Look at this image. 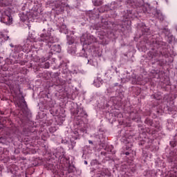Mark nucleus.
<instances>
[{
    "label": "nucleus",
    "mask_w": 177,
    "mask_h": 177,
    "mask_svg": "<svg viewBox=\"0 0 177 177\" xmlns=\"http://www.w3.org/2000/svg\"><path fill=\"white\" fill-rule=\"evenodd\" d=\"M106 8H107V6L105 7H100L98 9H94L93 11H90L87 15V16L89 17L88 21L91 22L92 20H96V19H99V12L103 13L106 12Z\"/></svg>",
    "instance_id": "4"
},
{
    "label": "nucleus",
    "mask_w": 177,
    "mask_h": 177,
    "mask_svg": "<svg viewBox=\"0 0 177 177\" xmlns=\"http://www.w3.org/2000/svg\"><path fill=\"white\" fill-rule=\"evenodd\" d=\"M10 46L11 47V48H15V46H13V44H10Z\"/></svg>",
    "instance_id": "47"
},
{
    "label": "nucleus",
    "mask_w": 177,
    "mask_h": 177,
    "mask_svg": "<svg viewBox=\"0 0 177 177\" xmlns=\"http://www.w3.org/2000/svg\"><path fill=\"white\" fill-rule=\"evenodd\" d=\"M23 51V46L20 45L15 46L13 52L14 53H20V52Z\"/></svg>",
    "instance_id": "25"
},
{
    "label": "nucleus",
    "mask_w": 177,
    "mask_h": 177,
    "mask_svg": "<svg viewBox=\"0 0 177 177\" xmlns=\"http://www.w3.org/2000/svg\"><path fill=\"white\" fill-rule=\"evenodd\" d=\"M74 171H75V167H74V165H70L68 168V174H71V173L74 172Z\"/></svg>",
    "instance_id": "29"
},
{
    "label": "nucleus",
    "mask_w": 177,
    "mask_h": 177,
    "mask_svg": "<svg viewBox=\"0 0 177 177\" xmlns=\"http://www.w3.org/2000/svg\"><path fill=\"white\" fill-rule=\"evenodd\" d=\"M6 25L7 26H10V23H7Z\"/></svg>",
    "instance_id": "50"
},
{
    "label": "nucleus",
    "mask_w": 177,
    "mask_h": 177,
    "mask_svg": "<svg viewBox=\"0 0 177 177\" xmlns=\"http://www.w3.org/2000/svg\"><path fill=\"white\" fill-rule=\"evenodd\" d=\"M46 74H47V75H49V77H51V78H55V80H57V78H58L59 75H60V73H59V72H56L53 74L50 72H47Z\"/></svg>",
    "instance_id": "26"
},
{
    "label": "nucleus",
    "mask_w": 177,
    "mask_h": 177,
    "mask_svg": "<svg viewBox=\"0 0 177 177\" xmlns=\"http://www.w3.org/2000/svg\"><path fill=\"white\" fill-rule=\"evenodd\" d=\"M82 50H84V52H85V50H84V48H82Z\"/></svg>",
    "instance_id": "58"
},
{
    "label": "nucleus",
    "mask_w": 177,
    "mask_h": 177,
    "mask_svg": "<svg viewBox=\"0 0 177 177\" xmlns=\"http://www.w3.org/2000/svg\"><path fill=\"white\" fill-rule=\"evenodd\" d=\"M0 6H9V1L0 0Z\"/></svg>",
    "instance_id": "28"
},
{
    "label": "nucleus",
    "mask_w": 177,
    "mask_h": 177,
    "mask_svg": "<svg viewBox=\"0 0 177 177\" xmlns=\"http://www.w3.org/2000/svg\"><path fill=\"white\" fill-rule=\"evenodd\" d=\"M50 114H53V109H50Z\"/></svg>",
    "instance_id": "45"
},
{
    "label": "nucleus",
    "mask_w": 177,
    "mask_h": 177,
    "mask_svg": "<svg viewBox=\"0 0 177 177\" xmlns=\"http://www.w3.org/2000/svg\"><path fill=\"white\" fill-rule=\"evenodd\" d=\"M24 104L26 108L22 109V113L25 118H28V116L30 115V111H28V109H27V103L25 100H24Z\"/></svg>",
    "instance_id": "20"
},
{
    "label": "nucleus",
    "mask_w": 177,
    "mask_h": 177,
    "mask_svg": "<svg viewBox=\"0 0 177 177\" xmlns=\"http://www.w3.org/2000/svg\"><path fill=\"white\" fill-rule=\"evenodd\" d=\"M44 68H49L50 67V64L49 62L44 63L43 66Z\"/></svg>",
    "instance_id": "35"
},
{
    "label": "nucleus",
    "mask_w": 177,
    "mask_h": 177,
    "mask_svg": "<svg viewBox=\"0 0 177 177\" xmlns=\"http://www.w3.org/2000/svg\"><path fill=\"white\" fill-rule=\"evenodd\" d=\"M48 106H49L50 109L55 107V102L53 101H50L48 103Z\"/></svg>",
    "instance_id": "36"
},
{
    "label": "nucleus",
    "mask_w": 177,
    "mask_h": 177,
    "mask_svg": "<svg viewBox=\"0 0 177 177\" xmlns=\"http://www.w3.org/2000/svg\"><path fill=\"white\" fill-rule=\"evenodd\" d=\"M127 81H131V84L134 85H143V75L133 74L131 78V75H127Z\"/></svg>",
    "instance_id": "6"
},
{
    "label": "nucleus",
    "mask_w": 177,
    "mask_h": 177,
    "mask_svg": "<svg viewBox=\"0 0 177 177\" xmlns=\"http://www.w3.org/2000/svg\"><path fill=\"white\" fill-rule=\"evenodd\" d=\"M66 39H67V44L68 45H74L75 40L74 39V37L73 36H66Z\"/></svg>",
    "instance_id": "21"
},
{
    "label": "nucleus",
    "mask_w": 177,
    "mask_h": 177,
    "mask_svg": "<svg viewBox=\"0 0 177 177\" xmlns=\"http://www.w3.org/2000/svg\"><path fill=\"white\" fill-rule=\"evenodd\" d=\"M80 42L83 44V45H91L92 44V41L89 40V37L87 39L84 38V35L80 38Z\"/></svg>",
    "instance_id": "18"
},
{
    "label": "nucleus",
    "mask_w": 177,
    "mask_h": 177,
    "mask_svg": "<svg viewBox=\"0 0 177 177\" xmlns=\"http://www.w3.org/2000/svg\"><path fill=\"white\" fill-rule=\"evenodd\" d=\"M129 177H132L131 176H129Z\"/></svg>",
    "instance_id": "59"
},
{
    "label": "nucleus",
    "mask_w": 177,
    "mask_h": 177,
    "mask_svg": "<svg viewBox=\"0 0 177 177\" xmlns=\"http://www.w3.org/2000/svg\"><path fill=\"white\" fill-rule=\"evenodd\" d=\"M174 163L175 167L177 168V157L175 158V160H174Z\"/></svg>",
    "instance_id": "40"
},
{
    "label": "nucleus",
    "mask_w": 177,
    "mask_h": 177,
    "mask_svg": "<svg viewBox=\"0 0 177 177\" xmlns=\"http://www.w3.org/2000/svg\"><path fill=\"white\" fill-rule=\"evenodd\" d=\"M104 156H106L107 154V152H104Z\"/></svg>",
    "instance_id": "51"
},
{
    "label": "nucleus",
    "mask_w": 177,
    "mask_h": 177,
    "mask_svg": "<svg viewBox=\"0 0 177 177\" xmlns=\"http://www.w3.org/2000/svg\"><path fill=\"white\" fill-rule=\"evenodd\" d=\"M175 28H176V31H177V26H176Z\"/></svg>",
    "instance_id": "54"
},
{
    "label": "nucleus",
    "mask_w": 177,
    "mask_h": 177,
    "mask_svg": "<svg viewBox=\"0 0 177 177\" xmlns=\"http://www.w3.org/2000/svg\"><path fill=\"white\" fill-rule=\"evenodd\" d=\"M41 40V34L39 38L37 39L35 37V32H29L28 36L26 39L27 42H30L31 44H36V45H39V47L35 46L36 49H42L44 46V41H40Z\"/></svg>",
    "instance_id": "3"
},
{
    "label": "nucleus",
    "mask_w": 177,
    "mask_h": 177,
    "mask_svg": "<svg viewBox=\"0 0 177 177\" xmlns=\"http://www.w3.org/2000/svg\"><path fill=\"white\" fill-rule=\"evenodd\" d=\"M67 67V64H61L60 66H59V68H63V67Z\"/></svg>",
    "instance_id": "39"
},
{
    "label": "nucleus",
    "mask_w": 177,
    "mask_h": 177,
    "mask_svg": "<svg viewBox=\"0 0 177 177\" xmlns=\"http://www.w3.org/2000/svg\"><path fill=\"white\" fill-rule=\"evenodd\" d=\"M40 42H44L43 46H47L49 48L50 56H52L55 52L56 53H60L62 51V46L59 44H56V42H59V39L53 34H52V28L46 32L45 29H43V32L41 33Z\"/></svg>",
    "instance_id": "1"
},
{
    "label": "nucleus",
    "mask_w": 177,
    "mask_h": 177,
    "mask_svg": "<svg viewBox=\"0 0 177 177\" xmlns=\"http://www.w3.org/2000/svg\"><path fill=\"white\" fill-rule=\"evenodd\" d=\"M19 64H21V66H24L25 62H19Z\"/></svg>",
    "instance_id": "42"
},
{
    "label": "nucleus",
    "mask_w": 177,
    "mask_h": 177,
    "mask_svg": "<svg viewBox=\"0 0 177 177\" xmlns=\"http://www.w3.org/2000/svg\"><path fill=\"white\" fill-rule=\"evenodd\" d=\"M77 73H78V71H77V70H74V71H73V73H74V74H77Z\"/></svg>",
    "instance_id": "44"
},
{
    "label": "nucleus",
    "mask_w": 177,
    "mask_h": 177,
    "mask_svg": "<svg viewBox=\"0 0 177 177\" xmlns=\"http://www.w3.org/2000/svg\"><path fill=\"white\" fill-rule=\"evenodd\" d=\"M21 27H23V26H24V28H27V27L28 28V29L30 30V28H31V26L30 25V24H21Z\"/></svg>",
    "instance_id": "32"
},
{
    "label": "nucleus",
    "mask_w": 177,
    "mask_h": 177,
    "mask_svg": "<svg viewBox=\"0 0 177 177\" xmlns=\"http://www.w3.org/2000/svg\"><path fill=\"white\" fill-rule=\"evenodd\" d=\"M22 21H26V19H22Z\"/></svg>",
    "instance_id": "52"
},
{
    "label": "nucleus",
    "mask_w": 177,
    "mask_h": 177,
    "mask_svg": "<svg viewBox=\"0 0 177 177\" xmlns=\"http://www.w3.org/2000/svg\"><path fill=\"white\" fill-rule=\"evenodd\" d=\"M67 50L71 55H75V52H77V47L75 44L69 45Z\"/></svg>",
    "instance_id": "16"
},
{
    "label": "nucleus",
    "mask_w": 177,
    "mask_h": 177,
    "mask_svg": "<svg viewBox=\"0 0 177 177\" xmlns=\"http://www.w3.org/2000/svg\"><path fill=\"white\" fill-rule=\"evenodd\" d=\"M114 86H118V83H115V84H114Z\"/></svg>",
    "instance_id": "48"
},
{
    "label": "nucleus",
    "mask_w": 177,
    "mask_h": 177,
    "mask_svg": "<svg viewBox=\"0 0 177 177\" xmlns=\"http://www.w3.org/2000/svg\"><path fill=\"white\" fill-rule=\"evenodd\" d=\"M107 27V24L104 23V24H97L94 26L93 29L94 30H104Z\"/></svg>",
    "instance_id": "17"
},
{
    "label": "nucleus",
    "mask_w": 177,
    "mask_h": 177,
    "mask_svg": "<svg viewBox=\"0 0 177 177\" xmlns=\"http://www.w3.org/2000/svg\"><path fill=\"white\" fill-rule=\"evenodd\" d=\"M60 32H64V34H67L68 30L67 29V26L63 23H59L57 25Z\"/></svg>",
    "instance_id": "11"
},
{
    "label": "nucleus",
    "mask_w": 177,
    "mask_h": 177,
    "mask_svg": "<svg viewBox=\"0 0 177 177\" xmlns=\"http://www.w3.org/2000/svg\"><path fill=\"white\" fill-rule=\"evenodd\" d=\"M138 27H141L140 30L142 31V32H145L147 34V35H149L150 34V28H149L145 24H139Z\"/></svg>",
    "instance_id": "15"
},
{
    "label": "nucleus",
    "mask_w": 177,
    "mask_h": 177,
    "mask_svg": "<svg viewBox=\"0 0 177 177\" xmlns=\"http://www.w3.org/2000/svg\"><path fill=\"white\" fill-rule=\"evenodd\" d=\"M136 171V165L133 164L132 162H128L127 166L126 167V174H133Z\"/></svg>",
    "instance_id": "8"
},
{
    "label": "nucleus",
    "mask_w": 177,
    "mask_h": 177,
    "mask_svg": "<svg viewBox=\"0 0 177 177\" xmlns=\"http://www.w3.org/2000/svg\"><path fill=\"white\" fill-rule=\"evenodd\" d=\"M156 13L157 16L158 17V19H160V21H164V15H162V13L161 12L160 10H156Z\"/></svg>",
    "instance_id": "27"
},
{
    "label": "nucleus",
    "mask_w": 177,
    "mask_h": 177,
    "mask_svg": "<svg viewBox=\"0 0 177 177\" xmlns=\"http://www.w3.org/2000/svg\"><path fill=\"white\" fill-rule=\"evenodd\" d=\"M105 150L108 153H111V150H113V146H106Z\"/></svg>",
    "instance_id": "34"
},
{
    "label": "nucleus",
    "mask_w": 177,
    "mask_h": 177,
    "mask_svg": "<svg viewBox=\"0 0 177 177\" xmlns=\"http://www.w3.org/2000/svg\"><path fill=\"white\" fill-rule=\"evenodd\" d=\"M154 97H155V99H157V97H156V95H154Z\"/></svg>",
    "instance_id": "56"
},
{
    "label": "nucleus",
    "mask_w": 177,
    "mask_h": 177,
    "mask_svg": "<svg viewBox=\"0 0 177 177\" xmlns=\"http://www.w3.org/2000/svg\"><path fill=\"white\" fill-rule=\"evenodd\" d=\"M122 22L132 23V12H131V10H127V12L124 15H123Z\"/></svg>",
    "instance_id": "9"
},
{
    "label": "nucleus",
    "mask_w": 177,
    "mask_h": 177,
    "mask_svg": "<svg viewBox=\"0 0 177 177\" xmlns=\"http://www.w3.org/2000/svg\"><path fill=\"white\" fill-rule=\"evenodd\" d=\"M8 39H9V36H6L2 32H0V44H2L4 41H8Z\"/></svg>",
    "instance_id": "24"
},
{
    "label": "nucleus",
    "mask_w": 177,
    "mask_h": 177,
    "mask_svg": "<svg viewBox=\"0 0 177 177\" xmlns=\"http://www.w3.org/2000/svg\"><path fill=\"white\" fill-rule=\"evenodd\" d=\"M64 81L66 84H71V75L68 74Z\"/></svg>",
    "instance_id": "30"
},
{
    "label": "nucleus",
    "mask_w": 177,
    "mask_h": 177,
    "mask_svg": "<svg viewBox=\"0 0 177 177\" xmlns=\"http://www.w3.org/2000/svg\"><path fill=\"white\" fill-rule=\"evenodd\" d=\"M25 19H27V16H25Z\"/></svg>",
    "instance_id": "57"
},
{
    "label": "nucleus",
    "mask_w": 177,
    "mask_h": 177,
    "mask_svg": "<svg viewBox=\"0 0 177 177\" xmlns=\"http://www.w3.org/2000/svg\"><path fill=\"white\" fill-rule=\"evenodd\" d=\"M65 152L63 148H58L57 149H55L53 151V156L58 158L59 161L61 164H64V162H67V158L64 156Z\"/></svg>",
    "instance_id": "5"
},
{
    "label": "nucleus",
    "mask_w": 177,
    "mask_h": 177,
    "mask_svg": "<svg viewBox=\"0 0 177 177\" xmlns=\"http://www.w3.org/2000/svg\"><path fill=\"white\" fill-rule=\"evenodd\" d=\"M75 147V142H72L71 145H69L68 147L69 149H74V147Z\"/></svg>",
    "instance_id": "37"
},
{
    "label": "nucleus",
    "mask_w": 177,
    "mask_h": 177,
    "mask_svg": "<svg viewBox=\"0 0 177 177\" xmlns=\"http://www.w3.org/2000/svg\"><path fill=\"white\" fill-rule=\"evenodd\" d=\"M131 147H132V144H129L128 145H126V149L127 150V151L124 152V154L126 156H129V154H131V153H133V151L131 149Z\"/></svg>",
    "instance_id": "23"
},
{
    "label": "nucleus",
    "mask_w": 177,
    "mask_h": 177,
    "mask_svg": "<svg viewBox=\"0 0 177 177\" xmlns=\"http://www.w3.org/2000/svg\"><path fill=\"white\" fill-rule=\"evenodd\" d=\"M158 37H160V35H155L151 36V41L152 46H153L154 48H153V51H150L148 53V55L151 59H154V57H158L161 56V55H163L164 53V49H165V47L167 46V43L165 41H162V40H158Z\"/></svg>",
    "instance_id": "2"
},
{
    "label": "nucleus",
    "mask_w": 177,
    "mask_h": 177,
    "mask_svg": "<svg viewBox=\"0 0 177 177\" xmlns=\"http://www.w3.org/2000/svg\"><path fill=\"white\" fill-rule=\"evenodd\" d=\"M130 117L133 121H136V122H139L140 118L139 117V113H131Z\"/></svg>",
    "instance_id": "19"
},
{
    "label": "nucleus",
    "mask_w": 177,
    "mask_h": 177,
    "mask_svg": "<svg viewBox=\"0 0 177 177\" xmlns=\"http://www.w3.org/2000/svg\"><path fill=\"white\" fill-rule=\"evenodd\" d=\"M95 6H100L103 5V1L102 0H96L94 1Z\"/></svg>",
    "instance_id": "31"
},
{
    "label": "nucleus",
    "mask_w": 177,
    "mask_h": 177,
    "mask_svg": "<svg viewBox=\"0 0 177 177\" xmlns=\"http://www.w3.org/2000/svg\"><path fill=\"white\" fill-rule=\"evenodd\" d=\"M119 1V2H123V1H124V0H118Z\"/></svg>",
    "instance_id": "49"
},
{
    "label": "nucleus",
    "mask_w": 177,
    "mask_h": 177,
    "mask_svg": "<svg viewBox=\"0 0 177 177\" xmlns=\"http://www.w3.org/2000/svg\"><path fill=\"white\" fill-rule=\"evenodd\" d=\"M139 6H142V9L144 12V13H151V8L150 7V5L149 4H145L143 5V2L141 3V4H140Z\"/></svg>",
    "instance_id": "13"
},
{
    "label": "nucleus",
    "mask_w": 177,
    "mask_h": 177,
    "mask_svg": "<svg viewBox=\"0 0 177 177\" xmlns=\"http://www.w3.org/2000/svg\"><path fill=\"white\" fill-rule=\"evenodd\" d=\"M162 32H164L165 36L167 37L169 42H172V41H174V35L171 34V30H169V29L165 28L162 30Z\"/></svg>",
    "instance_id": "12"
},
{
    "label": "nucleus",
    "mask_w": 177,
    "mask_h": 177,
    "mask_svg": "<svg viewBox=\"0 0 177 177\" xmlns=\"http://www.w3.org/2000/svg\"><path fill=\"white\" fill-rule=\"evenodd\" d=\"M84 164H85V165H88V161L85 160Z\"/></svg>",
    "instance_id": "46"
},
{
    "label": "nucleus",
    "mask_w": 177,
    "mask_h": 177,
    "mask_svg": "<svg viewBox=\"0 0 177 177\" xmlns=\"http://www.w3.org/2000/svg\"><path fill=\"white\" fill-rule=\"evenodd\" d=\"M88 117V114L84 110V108L81 106L77 107V120H81V118H86Z\"/></svg>",
    "instance_id": "7"
},
{
    "label": "nucleus",
    "mask_w": 177,
    "mask_h": 177,
    "mask_svg": "<svg viewBox=\"0 0 177 177\" xmlns=\"http://www.w3.org/2000/svg\"><path fill=\"white\" fill-rule=\"evenodd\" d=\"M94 85L95 86H96L97 88H100V82H99V80H94Z\"/></svg>",
    "instance_id": "33"
},
{
    "label": "nucleus",
    "mask_w": 177,
    "mask_h": 177,
    "mask_svg": "<svg viewBox=\"0 0 177 177\" xmlns=\"http://www.w3.org/2000/svg\"><path fill=\"white\" fill-rule=\"evenodd\" d=\"M95 164H97V161L96 160H93L91 162V165H95Z\"/></svg>",
    "instance_id": "38"
},
{
    "label": "nucleus",
    "mask_w": 177,
    "mask_h": 177,
    "mask_svg": "<svg viewBox=\"0 0 177 177\" xmlns=\"http://www.w3.org/2000/svg\"><path fill=\"white\" fill-rule=\"evenodd\" d=\"M88 63H91V61L88 60Z\"/></svg>",
    "instance_id": "55"
},
{
    "label": "nucleus",
    "mask_w": 177,
    "mask_h": 177,
    "mask_svg": "<svg viewBox=\"0 0 177 177\" xmlns=\"http://www.w3.org/2000/svg\"><path fill=\"white\" fill-rule=\"evenodd\" d=\"M72 139H74L75 140H77L80 139V133L78 131L75 130L71 133Z\"/></svg>",
    "instance_id": "22"
},
{
    "label": "nucleus",
    "mask_w": 177,
    "mask_h": 177,
    "mask_svg": "<svg viewBox=\"0 0 177 177\" xmlns=\"http://www.w3.org/2000/svg\"><path fill=\"white\" fill-rule=\"evenodd\" d=\"M158 100H160V99H161V97H158Z\"/></svg>",
    "instance_id": "53"
},
{
    "label": "nucleus",
    "mask_w": 177,
    "mask_h": 177,
    "mask_svg": "<svg viewBox=\"0 0 177 177\" xmlns=\"http://www.w3.org/2000/svg\"><path fill=\"white\" fill-rule=\"evenodd\" d=\"M0 21L1 23H12L13 17L11 15H4L1 18Z\"/></svg>",
    "instance_id": "14"
},
{
    "label": "nucleus",
    "mask_w": 177,
    "mask_h": 177,
    "mask_svg": "<svg viewBox=\"0 0 177 177\" xmlns=\"http://www.w3.org/2000/svg\"><path fill=\"white\" fill-rule=\"evenodd\" d=\"M61 121L62 122H64V121H66V118L64 117H62Z\"/></svg>",
    "instance_id": "41"
},
{
    "label": "nucleus",
    "mask_w": 177,
    "mask_h": 177,
    "mask_svg": "<svg viewBox=\"0 0 177 177\" xmlns=\"http://www.w3.org/2000/svg\"><path fill=\"white\" fill-rule=\"evenodd\" d=\"M23 52L28 53L32 49V43L26 41L25 44L22 46Z\"/></svg>",
    "instance_id": "10"
},
{
    "label": "nucleus",
    "mask_w": 177,
    "mask_h": 177,
    "mask_svg": "<svg viewBox=\"0 0 177 177\" xmlns=\"http://www.w3.org/2000/svg\"><path fill=\"white\" fill-rule=\"evenodd\" d=\"M88 143L89 145H93V142H92V140H88Z\"/></svg>",
    "instance_id": "43"
}]
</instances>
